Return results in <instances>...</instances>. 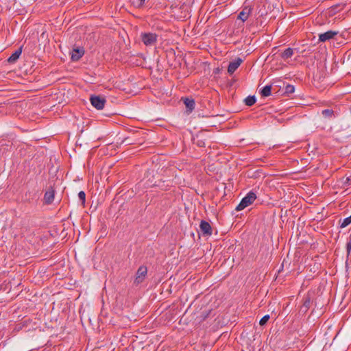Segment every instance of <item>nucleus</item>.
Returning a JSON list of instances; mask_svg holds the SVG:
<instances>
[{
	"instance_id": "1",
	"label": "nucleus",
	"mask_w": 351,
	"mask_h": 351,
	"mask_svg": "<svg viewBox=\"0 0 351 351\" xmlns=\"http://www.w3.org/2000/svg\"><path fill=\"white\" fill-rule=\"evenodd\" d=\"M256 199V195L254 192H250L242 199L239 204L237 206L236 210L240 211L251 205Z\"/></svg>"
},
{
	"instance_id": "2",
	"label": "nucleus",
	"mask_w": 351,
	"mask_h": 351,
	"mask_svg": "<svg viewBox=\"0 0 351 351\" xmlns=\"http://www.w3.org/2000/svg\"><path fill=\"white\" fill-rule=\"evenodd\" d=\"M141 40L146 46L154 45L156 43L157 35L154 33H143Z\"/></svg>"
},
{
	"instance_id": "3",
	"label": "nucleus",
	"mask_w": 351,
	"mask_h": 351,
	"mask_svg": "<svg viewBox=\"0 0 351 351\" xmlns=\"http://www.w3.org/2000/svg\"><path fill=\"white\" fill-rule=\"evenodd\" d=\"M90 100L91 104L97 110L103 109L106 104L105 98L99 95L91 96Z\"/></svg>"
},
{
	"instance_id": "4",
	"label": "nucleus",
	"mask_w": 351,
	"mask_h": 351,
	"mask_svg": "<svg viewBox=\"0 0 351 351\" xmlns=\"http://www.w3.org/2000/svg\"><path fill=\"white\" fill-rule=\"evenodd\" d=\"M147 273V267L145 266H141L138 269L137 272L136 274V278L134 282L137 285L141 283L144 280Z\"/></svg>"
},
{
	"instance_id": "5",
	"label": "nucleus",
	"mask_w": 351,
	"mask_h": 351,
	"mask_svg": "<svg viewBox=\"0 0 351 351\" xmlns=\"http://www.w3.org/2000/svg\"><path fill=\"white\" fill-rule=\"evenodd\" d=\"M338 32L335 31H328L325 33L320 34L319 35V40L320 42H326V40H328L332 38H334L335 36L337 35Z\"/></svg>"
},
{
	"instance_id": "6",
	"label": "nucleus",
	"mask_w": 351,
	"mask_h": 351,
	"mask_svg": "<svg viewBox=\"0 0 351 351\" xmlns=\"http://www.w3.org/2000/svg\"><path fill=\"white\" fill-rule=\"evenodd\" d=\"M84 54V50L82 47L74 48L71 52V60L73 61L79 60Z\"/></svg>"
},
{
	"instance_id": "7",
	"label": "nucleus",
	"mask_w": 351,
	"mask_h": 351,
	"mask_svg": "<svg viewBox=\"0 0 351 351\" xmlns=\"http://www.w3.org/2000/svg\"><path fill=\"white\" fill-rule=\"evenodd\" d=\"M199 228L203 234L207 236L212 234V228L208 222L202 220L200 223Z\"/></svg>"
},
{
	"instance_id": "8",
	"label": "nucleus",
	"mask_w": 351,
	"mask_h": 351,
	"mask_svg": "<svg viewBox=\"0 0 351 351\" xmlns=\"http://www.w3.org/2000/svg\"><path fill=\"white\" fill-rule=\"evenodd\" d=\"M243 60L241 58H238L234 61L230 62L228 67V72L232 75L234 73V72L237 69V68L241 65Z\"/></svg>"
},
{
	"instance_id": "9",
	"label": "nucleus",
	"mask_w": 351,
	"mask_h": 351,
	"mask_svg": "<svg viewBox=\"0 0 351 351\" xmlns=\"http://www.w3.org/2000/svg\"><path fill=\"white\" fill-rule=\"evenodd\" d=\"M22 53V47L15 51L8 59L9 63H14L20 57Z\"/></svg>"
},
{
	"instance_id": "10",
	"label": "nucleus",
	"mask_w": 351,
	"mask_h": 351,
	"mask_svg": "<svg viewBox=\"0 0 351 351\" xmlns=\"http://www.w3.org/2000/svg\"><path fill=\"white\" fill-rule=\"evenodd\" d=\"M182 100L188 111L189 112H192V110L195 108V105L194 99L186 97L182 98Z\"/></svg>"
},
{
	"instance_id": "11",
	"label": "nucleus",
	"mask_w": 351,
	"mask_h": 351,
	"mask_svg": "<svg viewBox=\"0 0 351 351\" xmlns=\"http://www.w3.org/2000/svg\"><path fill=\"white\" fill-rule=\"evenodd\" d=\"M293 55V49L291 47L286 49L284 51L280 53L281 58L285 61H287L289 58H291Z\"/></svg>"
},
{
	"instance_id": "12",
	"label": "nucleus",
	"mask_w": 351,
	"mask_h": 351,
	"mask_svg": "<svg viewBox=\"0 0 351 351\" xmlns=\"http://www.w3.org/2000/svg\"><path fill=\"white\" fill-rule=\"evenodd\" d=\"M54 199V191L53 189H50L47 191L44 196V199L46 204H51Z\"/></svg>"
},
{
	"instance_id": "13",
	"label": "nucleus",
	"mask_w": 351,
	"mask_h": 351,
	"mask_svg": "<svg viewBox=\"0 0 351 351\" xmlns=\"http://www.w3.org/2000/svg\"><path fill=\"white\" fill-rule=\"evenodd\" d=\"M250 10L247 8H245L239 14L238 19L241 20L243 22L245 21L249 15H250Z\"/></svg>"
},
{
	"instance_id": "14",
	"label": "nucleus",
	"mask_w": 351,
	"mask_h": 351,
	"mask_svg": "<svg viewBox=\"0 0 351 351\" xmlns=\"http://www.w3.org/2000/svg\"><path fill=\"white\" fill-rule=\"evenodd\" d=\"M271 86L267 85L261 90V95L262 97H268L271 95Z\"/></svg>"
},
{
	"instance_id": "15",
	"label": "nucleus",
	"mask_w": 351,
	"mask_h": 351,
	"mask_svg": "<svg viewBox=\"0 0 351 351\" xmlns=\"http://www.w3.org/2000/svg\"><path fill=\"white\" fill-rule=\"evenodd\" d=\"M195 143L199 146V147H205L206 143L204 141L203 136L202 134H198L196 136V138H194Z\"/></svg>"
},
{
	"instance_id": "16",
	"label": "nucleus",
	"mask_w": 351,
	"mask_h": 351,
	"mask_svg": "<svg viewBox=\"0 0 351 351\" xmlns=\"http://www.w3.org/2000/svg\"><path fill=\"white\" fill-rule=\"evenodd\" d=\"M256 102V97L254 96H248L245 99V105L248 106H251L252 105H254Z\"/></svg>"
},
{
	"instance_id": "17",
	"label": "nucleus",
	"mask_w": 351,
	"mask_h": 351,
	"mask_svg": "<svg viewBox=\"0 0 351 351\" xmlns=\"http://www.w3.org/2000/svg\"><path fill=\"white\" fill-rule=\"evenodd\" d=\"M350 223H351V215L350 217H348L345 218L343 220V221H342V223L341 224V228H343L348 226Z\"/></svg>"
},
{
	"instance_id": "18",
	"label": "nucleus",
	"mask_w": 351,
	"mask_h": 351,
	"mask_svg": "<svg viewBox=\"0 0 351 351\" xmlns=\"http://www.w3.org/2000/svg\"><path fill=\"white\" fill-rule=\"evenodd\" d=\"M295 88L294 86L290 84H288L285 87V93L291 94L294 92Z\"/></svg>"
},
{
	"instance_id": "19",
	"label": "nucleus",
	"mask_w": 351,
	"mask_h": 351,
	"mask_svg": "<svg viewBox=\"0 0 351 351\" xmlns=\"http://www.w3.org/2000/svg\"><path fill=\"white\" fill-rule=\"evenodd\" d=\"M269 319V315H265L264 317H263L261 318V319L260 320L259 322V324L261 326H264L265 324H266V323L268 322Z\"/></svg>"
},
{
	"instance_id": "20",
	"label": "nucleus",
	"mask_w": 351,
	"mask_h": 351,
	"mask_svg": "<svg viewBox=\"0 0 351 351\" xmlns=\"http://www.w3.org/2000/svg\"><path fill=\"white\" fill-rule=\"evenodd\" d=\"M332 114H333V111L332 110L326 109V110H324L322 111V114L326 117H332Z\"/></svg>"
},
{
	"instance_id": "21",
	"label": "nucleus",
	"mask_w": 351,
	"mask_h": 351,
	"mask_svg": "<svg viewBox=\"0 0 351 351\" xmlns=\"http://www.w3.org/2000/svg\"><path fill=\"white\" fill-rule=\"evenodd\" d=\"M78 197H79V199L82 201V202H85L86 194L84 191H80L78 193Z\"/></svg>"
},
{
	"instance_id": "22",
	"label": "nucleus",
	"mask_w": 351,
	"mask_h": 351,
	"mask_svg": "<svg viewBox=\"0 0 351 351\" xmlns=\"http://www.w3.org/2000/svg\"><path fill=\"white\" fill-rule=\"evenodd\" d=\"M346 250H347L348 254H349L351 251V241L347 243Z\"/></svg>"
},
{
	"instance_id": "23",
	"label": "nucleus",
	"mask_w": 351,
	"mask_h": 351,
	"mask_svg": "<svg viewBox=\"0 0 351 351\" xmlns=\"http://www.w3.org/2000/svg\"><path fill=\"white\" fill-rule=\"evenodd\" d=\"M309 304H310V300L308 298L305 300L304 303V306L306 307V308H308L309 306Z\"/></svg>"
},
{
	"instance_id": "24",
	"label": "nucleus",
	"mask_w": 351,
	"mask_h": 351,
	"mask_svg": "<svg viewBox=\"0 0 351 351\" xmlns=\"http://www.w3.org/2000/svg\"><path fill=\"white\" fill-rule=\"evenodd\" d=\"M344 184H351V178H349V177L346 178V180L344 181Z\"/></svg>"
},
{
	"instance_id": "25",
	"label": "nucleus",
	"mask_w": 351,
	"mask_h": 351,
	"mask_svg": "<svg viewBox=\"0 0 351 351\" xmlns=\"http://www.w3.org/2000/svg\"><path fill=\"white\" fill-rule=\"evenodd\" d=\"M138 4L136 5V6L138 8H140L141 6H142L145 2V0H138Z\"/></svg>"
}]
</instances>
